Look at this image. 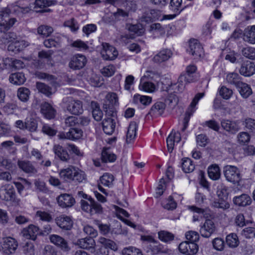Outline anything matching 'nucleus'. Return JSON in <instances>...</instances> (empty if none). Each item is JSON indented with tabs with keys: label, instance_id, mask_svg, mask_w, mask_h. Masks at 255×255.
I'll return each instance as SVG.
<instances>
[{
	"label": "nucleus",
	"instance_id": "obj_34",
	"mask_svg": "<svg viewBox=\"0 0 255 255\" xmlns=\"http://www.w3.org/2000/svg\"><path fill=\"white\" fill-rule=\"evenodd\" d=\"M126 28L129 32L136 34L137 36L142 35L144 32V30L142 25L140 23L130 24L127 23L126 25Z\"/></svg>",
	"mask_w": 255,
	"mask_h": 255
},
{
	"label": "nucleus",
	"instance_id": "obj_27",
	"mask_svg": "<svg viewBox=\"0 0 255 255\" xmlns=\"http://www.w3.org/2000/svg\"><path fill=\"white\" fill-rule=\"evenodd\" d=\"M243 39L250 44H255V25L249 26L245 29Z\"/></svg>",
	"mask_w": 255,
	"mask_h": 255
},
{
	"label": "nucleus",
	"instance_id": "obj_31",
	"mask_svg": "<svg viewBox=\"0 0 255 255\" xmlns=\"http://www.w3.org/2000/svg\"><path fill=\"white\" fill-rule=\"evenodd\" d=\"M17 165L19 168L25 173H35L37 172V170L29 161L18 160Z\"/></svg>",
	"mask_w": 255,
	"mask_h": 255
},
{
	"label": "nucleus",
	"instance_id": "obj_36",
	"mask_svg": "<svg viewBox=\"0 0 255 255\" xmlns=\"http://www.w3.org/2000/svg\"><path fill=\"white\" fill-rule=\"evenodd\" d=\"M208 174L210 179L213 180H218L221 176L219 167L216 164L210 165L208 168Z\"/></svg>",
	"mask_w": 255,
	"mask_h": 255
},
{
	"label": "nucleus",
	"instance_id": "obj_21",
	"mask_svg": "<svg viewBox=\"0 0 255 255\" xmlns=\"http://www.w3.org/2000/svg\"><path fill=\"white\" fill-rule=\"evenodd\" d=\"M28 45V42L25 40H15L10 43L8 46L7 49L9 51L17 53L22 50Z\"/></svg>",
	"mask_w": 255,
	"mask_h": 255
},
{
	"label": "nucleus",
	"instance_id": "obj_51",
	"mask_svg": "<svg viewBox=\"0 0 255 255\" xmlns=\"http://www.w3.org/2000/svg\"><path fill=\"white\" fill-rule=\"evenodd\" d=\"M75 171L73 174V180L72 181H76L79 183L82 182L86 179V175L85 172L78 168L75 167Z\"/></svg>",
	"mask_w": 255,
	"mask_h": 255
},
{
	"label": "nucleus",
	"instance_id": "obj_4",
	"mask_svg": "<svg viewBox=\"0 0 255 255\" xmlns=\"http://www.w3.org/2000/svg\"><path fill=\"white\" fill-rule=\"evenodd\" d=\"M224 176L227 180L233 183H238L241 179V175L238 168L227 165L223 169Z\"/></svg>",
	"mask_w": 255,
	"mask_h": 255
},
{
	"label": "nucleus",
	"instance_id": "obj_5",
	"mask_svg": "<svg viewBox=\"0 0 255 255\" xmlns=\"http://www.w3.org/2000/svg\"><path fill=\"white\" fill-rule=\"evenodd\" d=\"M87 62L85 56L81 54L73 55L69 62V67L73 70H80L85 67Z\"/></svg>",
	"mask_w": 255,
	"mask_h": 255
},
{
	"label": "nucleus",
	"instance_id": "obj_47",
	"mask_svg": "<svg viewBox=\"0 0 255 255\" xmlns=\"http://www.w3.org/2000/svg\"><path fill=\"white\" fill-rule=\"evenodd\" d=\"M35 217L44 222H50L53 220L52 215L48 212L44 211H37L35 213Z\"/></svg>",
	"mask_w": 255,
	"mask_h": 255
},
{
	"label": "nucleus",
	"instance_id": "obj_38",
	"mask_svg": "<svg viewBox=\"0 0 255 255\" xmlns=\"http://www.w3.org/2000/svg\"><path fill=\"white\" fill-rule=\"evenodd\" d=\"M10 83L17 85L23 84L25 81V78L22 73L18 72L10 75L9 78Z\"/></svg>",
	"mask_w": 255,
	"mask_h": 255
},
{
	"label": "nucleus",
	"instance_id": "obj_43",
	"mask_svg": "<svg viewBox=\"0 0 255 255\" xmlns=\"http://www.w3.org/2000/svg\"><path fill=\"white\" fill-rule=\"evenodd\" d=\"M100 181L104 186L111 187L113 185L114 177L110 173H106L100 177Z\"/></svg>",
	"mask_w": 255,
	"mask_h": 255
},
{
	"label": "nucleus",
	"instance_id": "obj_14",
	"mask_svg": "<svg viewBox=\"0 0 255 255\" xmlns=\"http://www.w3.org/2000/svg\"><path fill=\"white\" fill-rule=\"evenodd\" d=\"M9 7L17 14L20 13H26L30 10V3L26 0H20L15 4H11Z\"/></svg>",
	"mask_w": 255,
	"mask_h": 255
},
{
	"label": "nucleus",
	"instance_id": "obj_30",
	"mask_svg": "<svg viewBox=\"0 0 255 255\" xmlns=\"http://www.w3.org/2000/svg\"><path fill=\"white\" fill-rule=\"evenodd\" d=\"M165 106V104L163 102H156L151 108L149 114L154 117L161 116L164 111Z\"/></svg>",
	"mask_w": 255,
	"mask_h": 255
},
{
	"label": "nucleus",
	"instance_id": "obj_25",
	"mask_svg": "<svg viewBox=\"0 0 255 255\" xmlns=\"http://www.w3.org/2000/svg\"><path fill=\"white\" fill-rule=\"evenodd\" d=\"M234 203L240 207H245L251 204L252 202L251 197L246 194L235 196L233 198Z\"/></svg>",
	"mask_w": 255,
	"mask_h": 255
},
{
	"label": "nucleus",
	"instance_id": "obj_32",
	"mask_svg": "<svg viewBox=\"0 0 255 255\" xmlns=\"http://www.w3.org/2000/svg\"><path fill=\"white\" fill-rule=\"evenodd\" d=\"M137 126L135 122H132L130 123L127 132L126 142L130 143L133 142L136 135Z\"/></svg>",
	"mask_w": 255,
	"mask_h": 255
},
{
	"label": "nucleus",
	"instance_id": "obj_22",
	"mask_svg": "<svg viewBox=\"0 0 255 255\" xmlns=\"http://www.w3.org/2000/svg\"><path fill=\"white\" fill-rule=\"evenodd\" d=\"M53 151L55 156L61 160L67 162L70 159V156L67 150L60 144L54 145Z\"/></svg>",
	"mask_w": 255,
	"mask_h": 255
},
{
	"label": "nucleus",
	"instance_id": "obj_7",
	"mask_svg": "<svg viewBox=\"0 0 255 255\" xmlns=\"http://www.w3.org/2000/svg\"><path fill=\"white\" fill-rule=\"evenodd\" d=\"M101 54L104 59L112 60L117 57L118 52L115 47L109 45L108 43H105L102 44V49L101 50Z\"/></svg>",
	"mask_w": 255,
	"mask_h": 255
},
{
	"label": "nucleus",
	"instance_id": "obj_45",
	"mask_svg": "<svg viewBox=\"0 0 255 255\" xmlns=\"http://www.w3.org/2000/svg\"><path fill=\"white\" fill-rule=\"evenodd\" d=\"M227 245L231 248L237 247L239 244V241L236 234L232 233L226 237Z\"/></svg>",
	"mask_w": 255,
	"mask_h": 255
},
{
	"label": "nucleus",
	"instance_id": "obj_64",
	"mask_svg": "<svg viewBox=\"0 0 255 255\" xmlns=\"http://www.w3.org/2000/svg\"><path fill=\"white\" fill-rule=\"evenodd\" d=\"M245 126L250 132L255 133V120L251 118L246 119L245 121Z\"/></svg>",
	"mask_w": 255,
	"mask_h": 255
},
{
	"label": "nucleus",
	"instance_id": "obj_3",
	"mask_svg": "<svg viewBox=\"0 0 255 255\" xmlns=\"http://www.w3.org/2000/svg\"><path fill=\"white\" fill-rule=\"evenodd\" d=\"M116 116L115 112L109 114L107 111L106 117L102 122L103 131L107 134L111 135L114 132L117 121Z\"/></svg>",
	"mask_w": 255,
	"mask_h": 255
},
{
	"label": "nucleus",
	"instance_id": "obj_35",
	"mask_svg": "<svg viewBox=\"0 0 255 255\" xmlns=\"http://www.w3.org/2000/svg\"><path fill=\"white\" fill-rule=\"evenodd\" d=\"M226 80L229 84L234 85L237 87L242 82V77L237 73L230 72L227 74Z\"/></svg>",
	"mask_w": 255,
	"mask_h": 255
},
{
	"label": "nucleus",
	"instance_id": "obj_59",
	"mask_svg": "<svg viewBox=\"0 0 255 255\" xmlns=\"http://www.w3.org/2000/svg\"><path fill=\"white\" fill-rule=\"evenodd\" d=\"M18 179H19L21 182H18V181H14L13 182V183L15 185V187L16 188V189L17 190L18 193L19 194H21L22 193V191L24 189V185H30V183L25 178H23L21 177H19Z\"/></svg>",
	"mask_w": 255,
	"mask_h": 255
},
{
	"label": "nucleus",
	"instance_id": "obj_57",
	"mask_svg": "<svg viewBox=\"0 0 255 255\" xmlns=\"http://www.w3.org/2000/svg\"><path fill=\"white\" fill-rule=\"evenodd\" d=\"M242 53L246 58L255 60V48L251 47H245L242 49Z\"/></svg>",
	"mask_w": 255,
	"mask_h": 255
},
{
	"label": "nucleus",
	"instance_id": "obj_33",
	"mask_svg": "<svg viewBox=\"0 0 255 255\" xmlns=\"http://www.w3.org/2000/svg\"><path fill=\"white\" fill-rule=\"evenodd\" d=\"M77 245L82 249H90L94 248L96 243L93 238H85L79 239L77 241Z\"/></svg>",
	"mask_w": 255,
	"mask_h": 255
},
{
	"label": "nucleus",
	"instance_id": "obj_9",
	"mask_svg": "<svg viewBox=\"0 0 255 255\" xmlns=\"http://www.w3.org/2000/svg\"><path fill=\"white\" fill-rule=\"evenodd\" d=\"M50 242L60 248L63 252L68 253L71 250L68 242L62 237L57 235H51L50 236Z\"/></svg>",
	"mask_w": 255,
	"mask_h": 255
},
{
	"label": "nucleus",
	"instance_id": "obj_19",
	"mask_svg": "<svg viewBox=\"0 0 255 255\" xmlns=\"http://www.w3.org/2000/svg\"><path fill=\"white\" fill-rule=\"evenodd\" d=\"M58 205L62 208L72 207L75 203L74 198L70 194H63L57 198Z\"/></svg>",
	"mask_w": 255,
	"mask_h": 255
},
{
	"label": "nucleus",
	"instance_id": "obj_18",
	"mask_svg": "<svg viewBox=\"0 0 255 255\" xmlns=\"http://www.w3.org/2000/svg\"><path fill=\"white\" fill-rule=\"evenodd\" d=\"M18 247V243L15 239L7 237L4 239L2 248L4 252L7 254H12L15 252Z\"/></svg>",
	"mask_w": 255,
	"mask_h": 255
},
{
	"label": "nucleus",
	"instance_id": "obj_40",
	"mask_svg": "<svg viewBox=\"0 0 255 255\" xmlns=\"http://www.w3.org/2000/svg\"><path fill=\"white\" fill-rule=\"evenodd\" d=\"M117 159V156L113 153L110 148H105L102 152V160L104 162H112Z\"/></svg>",
	"mask_w": 255,
	"mask_h": 255
},
{
	"label": "nucleus",
	"instance_id": "obj_17",
	"mask_svg": "<svg viewBox=\"0 0 255 255\" xmlns=\"http://www.w3.org/2000/svg\"><path fill=\"white\" fill-rule=\"evenodd\" d=\"M240 73L245 77H250L255 73V65L250 61L243 62L239 70Z\"/></svg>",
	"mask_w": 255,
	"mask_h": 255
},
{
	"label": "nucleus",
	"instance_id": "obj_63",
	"mask_svg": "<svg viewBox=\"0 0 255 255\" xmlns=\"http://www.w3.org/2000/svg\"><path fill=\"white\" fill-rule=\"evenodd\" d=\"M233 91L232 89L227 88L225 86H222L220 90L219 94L220 96L224 99H229L233 95Z\"/></svg>",
	"mask_w": 255,
	"mask_h": 255
},
{
	"label": "nucleus",
	"instance_id": "obj_56",
	"mask_svg": "<svg viewBox=\"0 0 255 255\" xmlns=\"http://www.w3.org/2000/svg\"><path fill=\"white\" fill-rule=\"evenodd\" d=\"M162 205L164 208L167 210H173L176 208L177 204L173 198L170 196L162 202Z\"/></svg>",
	"mask_w": 255,
	"mask_h": 255
},
{
	"label": "nucleus",
	"instance_id": "obj_11",
	"mask_svg": "<svg viewBox=\"0 0 255 255\" xmlns=\"http://www.w3.org/2000/svg\"><path fill=\"white\" fill-rule=\"evenodd\" d=\"M178 249L180 252L183 254L186 255H194L198 252V246L194 243L183 242L179 244Z\"/></svg>",
	"mask_w": 255,
	"mask_h": 255
},
{
	"label": "nucleus",
	"instance_id": "obj_37",
	"mask_svg": "<svg viewBox=\"0 0 255 255\" xmlns=\"http://www.w3.org/2000/svg\"><path fill=\"white\" fill-rule=\"evenodd\" d=\"M147 248L153 254L166 253V249L156 240L152 244L147 245Z\"/></svg>",
	"mask_w": 255,
	"mask_h": 255
},
{
	"label": "nucleus",
	"instance_id": "obj_44",
	"mask_svg": "<svg viewBox=\"0 0 255 255\" xmlns=\"http://www.w3.org/2000/svg\"><path fill=\"white\" fill-rule=\"evenodd\" d=\"M36 88L38 91L47 97H50L52 94V88L43 83L37 82Z\"/></svg>",
	"mask_w": 255,
	"mask_h": 255
},
{
	"label": "nucleus",
	"instance_id": "obj_55",
	"mask_svg": "<svg viewBox=\"0 0 255 255\" xmlns=\"http://www.w3.org/2000/svg\"><path fill=\"white\" fill-rule=\"evenodd\" d=\"M123 255H143L140 250L133 247L125 248L122 250Z\"/></svg>",
	"mask_w": 255,
	"mask_h": 255
},
{
	"label": "nucleus",
	"instance_id": "obj_13",
	"mask_svg": "<svg viewBox=\"0 0 255 255\" xmlns=\"http://www.w3.org/2000/svg\"><path fill=\"white\" fill-rule=\"evenodd\" d=\"M57 225L60 228L65 230H70L73 225V221L71 216L62 215L55 219Z\"/></svg>",
	"mask_w": 255,
	"mask_h": 255
},
{
	"label": "nucleus",
	"instance_id": "obj_41",
	"mask_svg": "<svg viewBox=\"0 0 255 255\" xmlns=\"http://www.w3.org/2000/svg\"><path fill=\"white\" fill-rule=\"evenodd\" d=\"M182 168L184 172L190 173L194 171L195 165L191 159L184 158L182 159Z\"/></svg>",
	"mask_w": 255,
	"mask_h": 255
},
{
	"label": "nucleus",
	"instance_id": "obj_62",
	"mask_svg": "<svg viewBox=\"0 0 255 255\" xmlns=\"http://www.w3.org/2000/svg\"><path fill=\"white\" fill-rule=\"evenodd\" d=\"M158 238L163 242H168L173 240L174 236L169 232L163 231L158 232Z\"/></svg>",
	"mask_w": 255,
	"mask_h": 255
},
{
	"label": "nucleus",
	"instance_id": "obj_58",
	"mask_svg": "<svg viewBox=\"0 0 255 255\" xmlns=\"http://www.w3.org/2000/svg\"><path fill=\"white\" fill-rule=\"evenodd\" d=\"M106 99L109 102L108 106H114L118 105V97L115 93H109L106 96Z\"/></svg>",
	"mask_w": 255,
	"mask_h": 255
},
{
	"label": "nucleus",
	"instance_id": "obj_24",
	"mask_svg": "<svg viewBox=\"0 0 255 255\" xmlns=\"http://www.w3.org/2000/svg\"><path fill=\"white\" fill-rule=\"evenodd\" d=\"M221 125L224 129L232 134L236 133L240 129V127L236 122L223 120Z\"/></svg>",
	"mask_w": 255,
	"mask_h": 255
},
{
	"label": "nucleus",
	"instance_id": "obj_8",
	"mask_svg": "<svg viewBox=\"0 0 255 255\" xmlns=\"http://www.w3.org/2000/svg\"><path fill=\"white\" fill-rule=\"evenodd\" d=\"M21 235L27 239L35 241L37 235L41 234L39 228L38 226L30 224L22 230Z\"/></svg>",
	"mask_w": 255,
	"mask_h": 255
},
{
	"label": "nucleus",
	"instance_id": "obj_48",
	"mask_svg": "<svg viewBox=\"0 0 255 255\" xmlns=\"http://www.w3.org/2000/svg\"><path fill=\"white\" fill-rule=\"evenodd\" d=\"M30 92L25 87H20L17 91V96L19 99L22 102H26L29 98Z\"/></svg>",
	"mask_w": 255,
	"mask_h": 255
},
{
	"label": "nucleus",
	"instance_id": "obj_20",
	"mask_svg": "<svg viewBox=\"0 0 255 255\" xmlns=\"http://www.w3.org/2000/svg\"><path fill=\"white\" fill-rule=\"evenodd\" d=\"M192 81V77H189V76L188 75L186 76L185 74L182 73L178 77L177 83L174 84V85H177L175 90H176L178 92H182L184 90L186 84Z\"/></svg>",
	"mask_w": 255,
	"mask_h": 255
},
{
	"label": "nucleus",
	"instance_id": "obj_2",
	"mask_svg": "<svg viewBox=\"0 0 255 255\" xmlns=\"http://www.w3.org/2000/svg\"><path fill=\"white\" fill-rule=\"evenodd\" d=\"M0 198L5 201H11L16 203L19 201V200L16 198L14 187L9 184H6L0 187Z\"/></svg>",
	"mask_w": 255,
	"mask_h": 255
},
{
	"label": "nucleus",
	"instance_id": "obj_28",
	"mask_svg": "<svg viewBox=\"0 0 255 255\" xmlns=\"http://www.w3.org/2000/svg\"><path fill=\"white\" fill-rule=\"evenodd\" d=\"M41 112L44 117L49 119L54 118L56 114V110L48 103L44 102L41 105Z\"/></svg>",
	"mask_w": 255,
	"mask_h": 255
},
{
	"label": "nucleus",
	"instance_id": "obj_52",
	"mask_svg": "<svg viewBox=\"0 0 255 255\" xmlns=\"http://www.w3.org/2000/svg\"><path fill=\"white\" fill-rule=\"evenodd\" d=\"M133 101L135 103H140L143 105L147 106L151 102V98L146 96L135 95L133 97Z\"/></svg>",
	"mask_w": 255,
	"mask_h": 255
},
{
	"label": "nucleus",
	"instance_id": "obj_60",
	"mask_svg": "<svg viewBox=\"0 0 255 255\" xmlns=\"http://www.w3.org/2000/svg\"><path fill=\"white\" fill-rule=\"evenodd\" d=\"M217 194L222 200H225L228 195L227 187L223 185L219 186L217 188Z\"/></svg>",
	"mask_w": 255,
	"mask_h": 255
},
{
	"label": "nucleus",
	"instance_id": "obj_12",
	"mask_svg": "<svg viewBox=\"0 0 255 255\" xmlns=\"http://www.w3.org/2000/svg\"><path fill=\"white\" fill-rule=\"evenodd\" d=\"M67 110L72 115H78L82 114L83 112L82 102L71 98L69 99Z\"/></svg>",
	"mask_w": 255,
	"mask_h": 255
},
{
	"label": "nucleus",
	"instance_id": "obj_15",
	"mask_svg": "<svg viewBox=\"0 0 255 255\" xmlns=\"http://www.w3.org/2000/svg\"><path fill=\"white\" fill-rule=\"evenodd\" d=\"M216 230V226L211 220H206L204 224L201 226L200 232L201 236L205 238L210 237Z\"/></svg>",
	"mask_w": 255,
	"mask_h": 255
},
{
	"label": "nucleus",
	"instance_id": "obj_29",
	"mask_svg": "<svg viewBox=\"0 0 255 255\" xmlns=\"http://www.w3.org/2000/svg\"><path fill=\"white\" fill-rule=\"evenodd\" d=\"M75 167L72 165L69 166L68 167L62 169L59 171V176L60 178L65 181H72L73 180V173Z\"/></svg>",
	"mask_w": 255,
	"mask_h": 255
},
{
	"label": "nucleus",
	"instance_id": "obj_46",
	"mask_svg": "<svg viewBox=\"0 0 255 255\" xmlns=\"http://www.w3.org/2000/svg\"><path fill=\"white\" fill-rule=\"evenodd\" d=\"M11 12L10 7L3 8L0 11V26L4 28L6 18L9 16Z\"/></svg>",
	"mask_w": 255,
	"mask_h": 255
},
{
	"label": "nucleus",
	"instance_id": "obj_39",
	"mask_svg": "<svg viewBox=\"0 0 255 255\" xmlns=\"http://www.w3.org/2000/svg\"><path fill=\"white\" fill-rule=\"evenodd\" d=\"M237 88L238 89L240 94L244 98L249 97L252 93V91L250 86L242 81L238 86Z\"/></svg>",
	"mask_w": 255,
	"mask_h": 255
},
{
	"label": "nucleus",
	"instance_id": "obj_49",
	"mask_svg": "<svg viewBox=\"0 0 255 255\" xmlns=\"http://www.w3.org/2000/svg\"><path fill=\"white\" fill-rule=\"evenodd\" d=\"M83 134L82 130L78 128H71L69 130V138L71 140H76L81 138Z\"/></svg>",
	"mask_w": 255,
	"mask_h": 255
},
{
	"label": "nucleus",
	"instance_id": "obj_23",
	"mask_svg": "<svg viewBox=\"0 0 255 255\" xmlns=\"http://www.w3.org/2000/svg\"><path fill=\"white\" fill-rule=\"evenodd\" d=\"M181 140V135L179 132H173L170 133L166 139V143L168 150L172 152L175 143H178Z\"/></svg>",
	"mask_w": 255,
	"mask_h": 255
},
{
	"label": "nucleus",
	"instance_id": "obj_6",
	"mask_svg": "<svg viewBox=\"0 0 255 255\" xmlns=\"http://www.w3.org/2000/svg\"><path fill=\"white\" fill-rule=\"evenodd\" d=\"M194 59L198 60L204 55L203 48L196 39L190 40L189 41V48L188 50Z\"/></svg>",
	"mask_w": 255,
	"mask_h": 255
},
{
	"label": "nucleus",
	"instance_id": "obj_50",
	"mask_svg": "<svg viewBox=\"0 0 255 255\" xmlns=\"http://www.w3.org/2000/svg\"><path fill=\"white\" fill-rule=\"evenodd\" d=\"M129 13L126 10L118 8L117 11L113 13V18L115 21L123 20L128 17Z\"/></svg>",
	"mask_w": 255,
	"mask_h": 255
},
{
	"label": "nucleus",
	"instance_id": "obj_1",
	"mask_svg": "<svg viewBox=\"0 0 255 255\" xmlns=\"http://www.w3.org/2000/svg\"><path fill=\"white\" fill-rule=\"evenodd\" d=\"M79 194H82L84 198L86 199L88 201L81 200L80 201L81 208L82 210L93 215L96 214H101L103 212V208L101 204L97 203L94 199L89 196L83 192H79Z\"/></svg>",
	"mask_w": 255,
	"mask_h": 255
},
{
	"label": "nucleus",
	"instance_id": "obj_16",
	"mask_svg": "<svg viewBox=\"0 0 255 255\" xmlns=\"http://www.w3.org/2000/svg\"><path fill=\"white\" fill-rule=\"evenodd\" d=\"M169 8L175 13L173 14L166 15V19H172L179 14L183 9L182 6V0H170Z\"/></svg>",
	"mask_w": 255,
	"mask_h": 255
},
{
	"label": "nucleus",
	"instance_id": "obj_10",
	"mask_svg": "<svg viewBox=\"0 0 255 255\" xmlns=\"http://www.w3.org/2000/svg\"><path fill=\"white\" fill-rule=\"evenodd\" d=\"M204 94L203 93H200L196 94L191 103L189 107H188L183 120V124L188 125V122L190 120L191 116L193 113L195 111V107L198 104L199 101L204 97Z\"/></svg>",
	"mask_w": 255,
	"mask_h": 255
},
{
	"label": "nucleus",
	"instance_id": "obj_26",
	"mask_svg": "<svg viewBox=\"0 0 255 255\" xmlns=\"http://www.w3.org/2000/svg\"><path fill=\"white\" fill-rule=\"evenodd\" d=\"M172 55V52L170 50L164 49L161 50L153 57V61L157 63H162L168 60L171 57Z\"/></svg>",
	"mask_w": 255,
	"mask_h": 255
},
{
	"label": "nucleus",
	"instance_id": "obj_53",
	"mask_svg": "<svg viewBox=\"0 0 255 255\" xmlns=\"http://www.w3.org/2000/svg\"><path fill=\"white\" fill-rule=\"evenodd\" d=\"M53 31L52 27L45 25H41L37 28V33L43 37L49 36Z\"/></svg>",
	"mask_w": 255,
	"mask_h": 255
},
{
	"label": "nucleus",
	"instance_id": "obj_61",
	"mask_svg": "<svg viewBox=\"0 0 255 255\" xmlns=\"http://www.w3.org/2000/svg\"><path fill=\"white\" fill-rule=\"evenodd\" d=\"M64 25L69 27L73 32L77 31L79 27L77 21L74 18L66 20L64 23Z\"/></svg>",
	"mask_w": 255,
	"mask_h": 255
},
{
	"label": "nucleus",
	"instance_id": "obj_42",
	"mask_svg": "<svg viewBox=\"0 0 255 255\" xmlns=\"http://www.w3.org/2000/svg\"><path fill=\"white\" fill-rule=\"evenodd\" d=\"M99 243L103 245V247H105L107 249H110L114 251L118 250L117 244L113 241L106 239L104 237H100L99 239Z\"/></svg>",
	"mask_w": 255,
	"mask_h": 255
},
{
	"label": "nucleus",
	"instance_id": "obj_54",
	"mask_svg": "<svg viewBox=\"0 0 255 255\" xmlns=\"http://www.w3.org/2000/svg\"><path fill=\"white\" fill-rule=\"evenodd\" d=\"M139 88L145 92L151 93L154 91L155 86L153 83L150 82H142L141 80L140 83L139 85Z\"/></svg>",
	"mask_w": 255,
	"mask_h": 255
}]
</instances>
